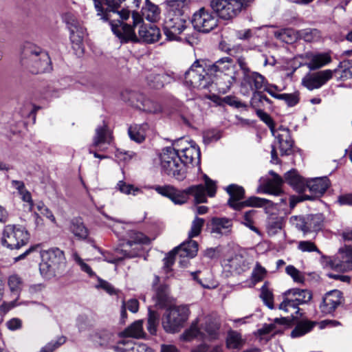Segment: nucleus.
Wrapping results in <instances>:
<instances>
[{"label": "nucleus", "instance_id": "0eeeda50", "mask_svg": "<svg viewBox=\"0 0 352 352\" xmlns=\"http://www.w3.org/2000/svg\"><path fill=\"white\" fill-rule=\"evenodd\" d=\"M160 164L162 170L178 180H183L186 177V170L175 147H166L160 155Z\"/></svg>", "mask_w": 352, "mask_h": 352}, {"label": "nucleus", "instance_id": "37998d69", "mask_svg": "<svg viewBox=\"0 0 352 352\" xmlns=\"http://www.w3.org/2000/svg\"><path fill=\"white\" fill-rule=\"evenodd\" d=\"M283 300L278 306L279 309L283 310L285 312H289L290 308L297 309L296 314H298L300 309L298 308L299 305L296 302H300V300L292 297V295L290 296V294H286V291L283 294Z\"/></svg>", "mask_w": 352, "mask_h": 352}, {"label": "nucleus", "instance_id": "de8ad7c7", "mask_svg": "<svg viewBox=\"0 0 352 352\" xmlns=\"http://www.w3.org/2000/svg\"><path fill=\"white\" fill-rule=\"evenodd\" d=\"M219 324L210 318H206L203 329L205 331L206 336L210 339H215L218 335Z\"/></svg>", "mask_w": 352, "mask_h": 352}, {"label": "nucleus", "instance_id": "3c124183", "mask_svg": "<svg viewBox=\"0 0 352 352\" xmlns=\"http://www.w3.org/2000/svg\"><path fill=\"white\" fill-rule=\"evenodd\" d=\"M186 0H167V13L184 14Z\"/></svg>", "mask_w": 352, "mask_h": 352}, {"label": "nucleus", "instance_id": "7c9ffc66", "mask_svg": "<svg viewBox=\"0 0 352 352\" xmlns=\"http://www.w3.org/2000/svg\"><path fill=\"white\" fill-rule=\"evenodd\" d=\"M285 182L298 191L305 189L306 180L300 177L296 170H291L285 175Z\"/></svg>", "mask_w": 352, "mask_h": 352}, {"label": "nucleus", "instance_id": "ea45409f", "mask_svg": "<svg viewBox=\"0 0 352 352\" xmlns=\"http://www.w3.org/2000/svg\"><path fill=\"white\" fill-rule=\"evenodd\" d=\"M286 294L292 295V297L299 299L300 302H296L298 305L309 302L312 298V294L307 289H300L297 288L290 289L286 291Z\"/></svg>", "mask_w": 352, "mask_h": 352}, {"label": "nucleus", "instance_id": "49530a36", "mask_svg": "<svg viewBox=\"0 0 352 352\" xmlns=\"http://www.w3.org/2000/svg\"><path fill=\"white\" fill-rule=\"evenodd\" d=\"M299 36L306 42H317L321 38V34L317 29L307 28L299 32Z\"/></svg>", "mask_w": 352, "mask_h": 352}, {"label": "nucleus", "instance_id": "dca6fc26", "mask_svg": "<svg viewBox=\"0 0 352 352\" xmlns=\"http://www.w3.org/2000/svg\"><path fill=\"white\" fill-rule=\"evenodd\" d=\"M333 72H336V71L325 69L307 74L302 79V85L310 91L319 89L333 78Z\"/></svg>", "mask_w": 352, "mask_h": 352}, {"label": "nucleus", "instance_id": "f3484780", "mask_svg": "<svg viewBox=\"0 0 352 352\" xmlns=\"http://www.w3.org/2000/svg\"><path fill=\"white\" fill-rule=\"evenodd\" d=\"M271 133L276 139L281 155H289L292 151L294 141L292 140L289 129L280 126Z\"/></svg>", "mask_w": 352, "mask_h": 352}, {"label": "nucleus", "instance_id": "09e8293b", "mask_svg": "<svg viewBox=\"0 0 352 352\" xmlns=\"http://www.w3.org/2000/svg\"><path fill=\"white\" fill-rule=\"evenodd\" d=\"M160 9L154 4H147L143 10V15L150 22H155L160 19Z\"/></svg>", "mask_w": 352, "mask_h": 352}, {"label": "nucleus", "instance_id": "a19ab883", "mask_svg": "<svg viewBox=\"0 0 352 352\" xmlns=\"http://www.w3.org/2000/svg\"><path fill=\"white\" fill-rule=\"evenodd\" d=\"M204 338H206L205 333L198 328L197 321L192 322L190 327L181 336V338L185 341H190L194 338L203 339Z\"/></svg>", "mask_w": 352, "mask_h": 352}, {"label": "nucleus", "instance_id": "393cba45", "mask_svg": "<svg viewBox=\"0 0 352 352\" xmlns=\"http://www.w3.org/2000/svg\"><path fill=\"white\" fill-rule=\"evenodd\" d=\"M329 180L327 177L311 178L306 180L305 188H308L316 195H322L329 188Z\"/></svg>", "mask_w": 352, "mask_h": 352}, {"label": "nucleus", "instance_id": "603ef678", "mask_svg": "<svg viewBox=\"0 0 352 352\" xmlns=\"http://www.w3.org/2000/svg\"><path fill=\"white\" fill-rule=\"evenodd\" d=\"M116 188L125 195H136L141 192L139 188L132 184H126L124 181H119L117 184Z\"/></svg>", "mask_w": 352, "mask_h": 352}, {"label": "nucleus", "instance_id": "4468645a", "mask_svg": "<svg viewBox=\"0 0 352 352\" xmlns=\"http://www.w3.org/2000/svg\"><path fill=\"white\" fill-rule=\"evenodd\" d=\"M192 24L197 31L208 33L217 26L218 18L217 15L202 8L193 14Z\"/></svg>", "mask_w": 352, "mask_h": 352}, {"label": "nucleus", "instance_id": "473e14b6", "mask_svg": "<svg viewBox=\"0 0 352 352\" xmlns=\"http://www.w3.org/2000/svg\"><path fill=\"white\" fill-rule=\"evenodd\" d=\"M92 340L102 346H109L114 340L115 334L107 329H101L92 335Z\"/></svg>", "mask_w": 352, "mask_h": 352}, {"label": "nucleus", "instance_id": "7ed1b4c3", "mask_svg": "<svg viewBox=\"0 0 352 352\" xmlns=\"http://www.w3.org/2000/svg\"><path fill=\"white\" fill-rule=\"evenodd\" d=\"M20 62L22 66L33 74L43 73L51 69V61L48 54L32 43H26L23 47Z\"/></svg>", "mask_w": 352, "mask_h": 352}, {"label": "nucleus", "instance_id": "20e7f679", "mask_svg": "<svg viewBox=\"0 0 352 352\" xmlns=\"http://www.w3.org/2000/svg\"><path fill=\"white\" fill-rule=\"evenodd\" d=\"M237 63L242 73L241 88L243 94H248L250 91L253 93L259 91L267 85V80L264 76L257 72L250 69L246 58L239 56Z\"/></svg>", "mask_w": 352, "mask_h": 352}, {"label": "nucleus", "instance_id": "c03bdc74", "mask_svg": "<svg viewBox=\"0 0 352 352\" xmlns=\"http://www.w3.org/2000/svg\"><path fill=\"white\" fill-rule=\"evenodd\" d=\"M245 343L241 333L235 331L228 332L227 338V346L229 349H241Z\"/></svg>", "mask_w": 352, "mask_h": 352}, {"label": "nucleus", "instance_id": "052dcab7", "mask_svg": "<svg viewBox=\"0 0 352 352\" xmlns=\"http://www.w3.org/2000/svg\"><path fill=\"white\" fill-rule=\"evenodd\" d=\"M66 341L65 337L61 336L57 338L56 340H52L48 342L45 346L42 347L40 352H53L56 349L64 344Z\"/></svg>", "mask_w": 352, "mask_h": 352}, {"label": "nucleus", "instance_id": "e433bc0d", "mask_svg": "<svg viewBox=\"0 0 352 352\" xmlns=\"http://www.w3.org/2000/svg\"><path fill=\"white\" fill-rule=\"evenodd\" d=\"M269 203H270V201L266 199L257 197H250L240 204H234V209L236 210H241L245 207H262Z\"/></svg>", "mask_w": 352, "mask_h": 352}, {"label": "nucleus", "instance_id": "c85d7f7f", "mask_svg": "<svg viewBox=\"0 0 352 352\" xmlns=\"http://www.w3.org/2000/svg\"><path fill=\"white\" fill-rule=\"evenodd\" d=\"M272 178L269 179L265 184V192L274 195H280L283 192L281 186L283 179L273 170L270 171Z\"/></svg>", "mask_w": 352, "mask_h": 352}, {"label": "nucleus", "instance_id": "72a5a7b5", "mask_svg": "<svg viewBox=\"0 0 352 352\" xmlns=\"http://www.w3.org/2000/svg\"><path fill=\"white\" fill-rule=\"evenodd\" d=\"M155 305L160 308L166 307L169 300V289L166 285H160L155 289V295L153 296Z\"/></svg>", "mask_w": 352, "mask_h": 352}, {"label": "nucleus", "instance_id": "2f4dec72", "mask_svg": "<svg viewBox=\"0 0 352 352\" xmlns=\"http://www.w3.org/2000/svg\"><path fill=\"white\" fill-rule=\"evenodd\" d=\"M332 71H336L333 72V76L338 80H344L352 78V60L341 61L338 67Z\"/></svg>", "mask_w": 352, "mask_h": 352}, {"label": "nucleus", "instance_id": "39448f33", "mask_svg": "<svg viewBox=\"0 0 352 352\" xmlns=\"http://www.w3.org/2000/svg\"><path fill=\"white\" fill-rule=\"evenodd\" d=\"M184 79L186 84L194 88H208L212 82L211 74H209L208 61L196 60L185 72Z\"/></svg>", "mask_w": 352, "mask_h": 352}, {"label": "nucleus", "instance_id": "58836bf2", "mask_svg": "<svg viewBox=\"0 0 352 352\" xmlns=\"http://www.w3.org/2000/svg\"><path fill=\"white\" fill-rule=\"evenodd\" d=\"M148 241V238L142 232L131 230L128 233V239L126 243L124 244V247L126 248L127 247L131 248L133 245L146 244Z\"/></svg>", "mask_w": 352, "mask_h": 352}, {"label": "nucleus", "instance_id": "412c9836", "mask_svg": "<svg viewBox=\"0 0 352 352\" xmlns=\"http://www.w3.org/2000/svg\"><path fill=\"white\" fill-rule=\"evenodd\" d=\"M223 265L229 267L232 272L240 274L250 269L248 259L241 254H235L230 258L224 259Z\"/></svg>", "mask_w": 352, "mask_h": 352}, {"label": "nucleus", "instance_id": "6e6d98bb", "mask_svg": "<svg viewBox=\"0 0 352 352\" xmlns=\"http://www.w3.org/2000/svg\"><path fill=\"white\" fill-rule=\"evenodd\" d=\"M278 100H284L289 107H294L299 102V93L280 94V96H278Z\"/></svg>", "mask_w": 352, "mask_h": 352}, {"label": "nucleus", "instance_id": "f03ea898", "mask_svg": "<svg viewBox=\"0 0 352 352\" xmlns=\"http://www.w3.org/2000/svg\"><path fill=\"white\" fill-rule=\"evenodd\" d=\"M206 188L202 184L193 185L181 190L173 186H156L155 191L162 196L169 198L174 204L182 205L187 202L190 195L194 197L195 204L206 203L207 190L209 197H214L216 193V184L207 175H204Z\"/></svg>", "mask_w": 352, "mask_h": 352}, {"label": "nucleus", "instance_id": "a18cd8bd", "mask_svg": "<svg viewBox=\"0 0 352 352\" xmlns=\"http://www.w3.org/2000/svg\"><path fill=\"white\" fill-rule=\"evenodd\" d=\"M260 297L266 306L271 309L274 308V295L267 281L265 282L261 288Z\"/></svg>", "mask_w": 352, "mask_h": 352}, {"label": "nucleus", "instance_id": "cd10ccee", "mask_svg": "<svg viewBox=\"0 0 352 352\" xmlns=\"http://www.w3.org/2000/svg\"><path fill=\"white\" fill-rule=\"evenodd\" d=\"M69 229L75 237L79 240H85L89 235V230L80 218L72 219Z\"/></svg>", "mask_w": 352, "mask_h": 352}, {"label": "nucleus", "instance_id": "b1692460", "mask_svg": "<svg viewBox=\"0 0 352 352\" xmlns=\"http://www.w3.org/2000/svg\"><path fill=\"white\" fill-rule=\"evenodd\" d=\"M140 38L146 43H153L161 37L160 30L154 25H141L138 31Z\"/></svg>", "mask_w": 352, "mask_h": 352}, {"label": "nucleus", "instance_id": "338daca9", "mask_svg": "<svg viewBox=\"0 0 352 352\" xmlns=\"http://www.w3.org/2000/svg\"><path fill=\"white\" fill-rule=\"evenodd\" d=\"M289 221L293 226L306 234V218L302 216H292Z\"/></svg>", "mask_w": 352, "mask_h": 352}, {"label": "nucleus", "instance_id": "13d9d810", "mask_svg": "<svg viewBox=\"0 0 352 352\" xmlns=\"http://www.w3.org/2000/svg\"><path fill=\"white\" fill-rule=\"evenodd\" d=\"M298 249L302 252H316L319 254H321V252L316 247L314 243L310 241H301L298 242Z\"/></svg>", "mask_w": 352, "mask_h": 352}, {"label": "nucleus", "instance_id": "aec40b11", "mask_svg": "<svg viewBox=\"0 0 352 352\" xmlns=\"http://www.w3.org/2000/svg\"><path fill=\"white\" fill-rule=\"evenodd\" d=\"M208 67L209 74H211L212 78L218 76V73L229 76L234 70V61L228 56L219 58L214 63L208 61Z\"/></svg>", "mask_w": 352, "mask_h": 352}, {"label": "nucleus", "instance_id": "c756f323", "mask_svg": "<svg viewBox=\"0 0 352 352\" xmlns=\"http://www.w3.org/2000/svg\"><path fill=\"white\" fill-rule=\"evenodd\" d=\"M111 142V136L106 124L98 126L96 129L91 146L98 147L102 144H109Z\"/></svg>", "mask_w": 352, "mask_h": 352}, {"label": "nucleus", "instance_id": "4d7b16f0", "mask_svg": "<svg viewBox=\"0 0 352 352\" xmlns=\"http://www.w3.org/2000/svg\"><path fill=\"white\" fill-rule=\"evenodd\" d=\"M164 76L161 74H151L147 76L148 84L153 88L159 89L164 85Z\"/></svg>", "mask_w": 352, "mask_h": 352}, {"label": "nucleus", "instance_id": "f257e3e1", "mask_svg": "<svg viewBox=\"0 0 352 352\" xmlns=\"http://www.w3.org/2000/svg\"><path fill=\"white\" fill-rule=\"evenodd\" d=\"M97 15L104 21H109L114 34L122 40L138 41L134 28L143 22L142 16L133 12L131 15L132 25L125 23L130 18V11L122 9L118 11V8L124 0H93Z\"/></svg>", "mask_w": 352, "mask_h": 352}, {"label": "nucleus", "instance_id": "9d476101", "mask_svg": "<svg viewBox=\"0 0 352 352\" xmlns=\"http://www.w3.org/2000/svg\"><path fill=\"white\" fill-rule=\"evenodd\" d=\"M210 5L219 17L228 20L245 8L248 3L245 0H211Z\"/></svg>", "mask_w": 352, "mask_h": 352}, {"label": "nucleus", "instance_id": "a211bd4d", "mask_svg": "<svg viewBox=\"0 0 352 352\" xmlns=\"http://www.w3.org/2000/svg\"><path fill=\"white\" fill-rule=\"evenodd\" d=\"M63 20L70 32V39L73 43L79 44L85 36V29L80 25L76 17L72 13H66Z\"/></svg>", "mask_w": 352, "mask_h": 352}, {"label": "nucleus", "instance_id": "864d4df0", "mask_svg": "<svg viewBox=\"0 0 352 352\" xmlns=\"http://www.w3.org/2000/svg\"><path fill=\"white\" fill-rule=\"evenodd\" d=\"M256 213V210H250L245 212L243 214V220L242 223L254 232L259 233L258 228L254 226V217Z\"/></svg>", "mask_w": 352, "mask_h": 352}, {"label": "nucleus", "instance_id": "f8f14e48", "mask_svg": "<svg viewBox=\"0 0 352 352\" xmlns=\"http://www.w3.org/2000/svg\"><path fill=\"white\" fill-rule=\"evenodd\" d=\"M175 148L184 168L189 165L195 166L200 163V150L199 146L192 142H188L184 140H179L175 144Z\"/></svg>", "mask_w": 352, "mask_h": 352}, {"label": "nucleus", "instance_id": "9b49d317", "mask_svg": "<svg viewBox=\"0 0 352 352\" xmlns=\"http://www.w3.org/2000/svg\"><path fill=\"white\" fill-rule=\"evenodd\" d=\"M188 16L185 14L170 12L166 14L164 34L169 41H177L179 35L186 28Z\"/></svg>", "mask_w": 352, "mask_h": 352}, {"label": "nucleus", "instance_id": "4be33fe9", "mask_svg": "<svg viewBox=\"0 0 352 352\" xmlns=\"http://www.w3.org/2000/svg\"><path fill=\"white\" fill-rule=\"evenodd\" d=\"M232 220L226 217H213L211 219L210 232L216 237L227 236L231 233Z\"/></svg>", "mask_w": 352, "mask_h": 352}, {"label": "nucleus", "instance_id": "f704fd0d", "mask_svg": "<svg viewBox=\"0 0 352 352\" xmlns=\"http://www.w3.org/2000/svg\"><path fill=\"white\" fill-rule=\"evenodd\" d=\"M324 217L321 214H310L306 217V233L317 232L323 226Z\"/></svg>", "mask_w": 352, "mask_h": 352}, {"label": "nucleus", "instance_id": "4c0bfd02", "mask_svg": "<svg viewBox=\"0 0 352 352\" xmlns=\"http://www.w3.org/2000/svg\"><path fill=\"white\" fill-rule=\"evenodd\" d=\"M339 254L341 256L340 268L345 271L352 270V248L345 245L340 249Z\"/></svg>", "mask_w": 352, "mask_h": 352}, {"label": "nucleus", "instance_id": "69168bd1", "mask_svg": "<svg viewBox=\"0 0 352 352\" xmlns=\"http://www.w3.org/2000/svg\"><path fill=\"white\" fill-rule=\"evenodd\" d=\"M8 286L12 292H16L17 294L21 289L22 281L17 275H12L8 278Z\"/></svg>", "mask_w": 352, "mask_h": 352}, {"label": "nucleus", "instance_id": "79ce46f5", "mask_svg": "<svg viewBox=\"0 0 352 352\" xmlns=\"http://www.w3.org/2000/svg\"><path fill=\"white\" fill-rule=\"evenodd\" d=\"M316 322L302 320L297 324L296 327L292 331L291 336L292 338H298L304 336L309 332L315 326Z\"/></svg>", "mask_w": 352, "mask_h": 352}, {"label": "nucleus", "instance_id": "6ab92c4d", "mask_svg": "<svg viewBox=\"0 0 352 352\" xmlns=\"http://www.w3.org/2000/svg\"><path fill=\"white\" fill-rule=\"evenodd\" d=\"M342 298V292L339 290L334 289L327 292L319 306L320 311L324 314L333 313L341 304Z\"/></svg>", "mask_w": 352, "mask_h": 352}, {"label": "nucleus", "instance_id": "5701e85b", "mask_svg": "<svg viewBox=\"0 0 352 352\" xmlns=\"http://www.w3.org/2000/svg\"><path fill=\"white\" fill-rule=\"evenodd\" d=\"M307 63L306 65L310 70L319 69L331 62L329 53H310L306 55Z\"/></svg>", "mask_w": 352, "mask_h": 352}, {"label": "nucleus", "instance_id": "e2e57ef3", "mask_svg": "<svg viewBox=\"0 0 352 352\" xmlns=\"http://www.w3.org/2000/svg\"><path fill=\"white\" fill-rule=\"evenodd\" d=\"M266 102L268 104L271 103V100L262 92L258 91L252 94V97L251 98L250 104L253 108L259 107V103H262L263 102Z\"/></svg>", "mask_w": 352, "mask_h": 352}, {"label": "nucleus", "instance_id": "c9c22d12", "mask_svg": "<svg viewBox=\"0 0 352 352\" xmlns=\"http://www.w3.org/2000/svg\"><path fill=\"white\" fill-rule=\"evenodd\" d=\"M146 124H133L129 127L128 133L131 140L141 143L145 140Z\"/></svg>", "mask_w": 352, "mask_h": 352}, {"label": "nucleus", "instance_id": "a878e982", "mask_svg": "<svg viewBox=\"0 0 352 352\" xmlns=\"http://www.w3.org/2000/svg\"><path fill=\"white\" fill-rule=\"evenodd\" d=\"M121 338H142L145 336L143 329V320H138L119 333Z\"/></svg>", "mask_w": 352, "mask_h": 352}, {"label": "nucleus", "instance_id": "0e129e2a", "mask_svg": "<svg viewBox=\"0 0 352 352\" xmlns=\"http://www.w3.org/2000/svg\"><path fill=\"white\" fill-rule=\"evenodd\" d=\"M266 273V270L257 263L252 272V281L255 283L261 281L265 276Z\"/></svg>", "mask_w": 352, "mask_h": 352}, {"label": "nucleus", "instance_id": "8fccbe9b", "mask_svg": "<svg viewBox=\"0 0 352 352\" xmlns=\"http://www.w3.org/2000/svg\"><path fill=\"white\" fill-rule=\"evenodd\" d=\"M205 220L196 217L192 222L190 230L188 232V238L192 239L199 235L204 225Z\"/></svg>", "mask_w": 352, "mask_h": 352}, {"label": "nucleus", "instance_id": "423d86ee", "mask_svg": "<svg viewBox=\"0 0 352 352\" xmlns=\"http://www.w3.org/2000/svg\"><path fill=\"white\" fill-rule=\"evenodd\" d=\"M41 262L39 270L43 276L50 278L65 266L64 252L58 248L41 251Z\"/></svg>", "mask_w": 352, "mask_h": 352}, {"label": "nucleus", "instance_id": "774afa93", "mask_svg": "<svg viewBox=\"0 0 352 352\" xmlns=\"http://www.w3.org/2000/svg\"><path fill=\"white\" fill-rule=\"evenodd\" d=\"M285 271L293 280L296 283H303L305 278L302 274L293 265H288L286 267Z\"/></svg>", "mask_w": 352, "mask_h": 352}, {"label": "nucleus", "instance_id": "6e6552de", "mask_svg": "<svg viewBox=\"0 0 352 352\" xmlns=\"http://www.w3.org/2000/svg\"><path fill=\"white\" fill-rule=\"evenodd\" d=\"M189 309L186 306L173 307L166 311L162 318V327L166 332L179 331L188 318Z\"/></svg>", "mask_w": 352, "mask_h": 352}, {"label": "nucleus", "instance_id": "5fc2aeb1", "mask_svg": "<svg viewBox=\"0 0 352 352\" xmlns=\"http://www.w3.org/2000/svg\"><path fill=\"white\" fill-rule=\"evenodd\" d=\"M148 331L151 333L154 334L157 330V326L159 323V315L155 311H152L148 309Z\"/></svg>", "mask_w": 352, "mask_h": 352}, {"label": "nucleus", "instance_id": "1a4fd4ad", "mask_svg": "<svg viewBox=\"0 0 352 352\" xmlns=\"http://www.w3.org/2000/svg\"><path fill=\"white\" fill-rule=\"evenodd\" d=\"M29 240L30 234L24 228L15 225L5 226L1 238L3 246L10 250H19L27 245Z\"/></svg>", "mask_w": 352, "mask_h": 352}, {"label": "nucleus", "instance_id": "2eb2a0df", "mask_svg": "<svg viewBox=\"0 0 352 352\" xmlns=\"http://www.w3.org/2000/svg\"><path fill=\"white\" fill-rule=\"evenodd\" d=\"M122 97L124 100H127L132 106L144 111L156 113L162 110L160 104L151 99L144 98L143 96L138 95L135 92L126 91L122 94Z\"/></svg>", "mask_w": 352, "mask_h": 352}, {"label": "nucleus", "instance_id": "bf43d9fd", "mask_svg": "<svg viewBox=\"0 0 352 352\" xmlns=\"http://www.w3.org/2000/svg\"><path fill=\"white\" fill-rule=\"evenodd\" d=\"M66 341L65 337L61 336L57 338L56 340H52L48 342L45 346L42 347L40 352H53L56 349L64 344Z\"/></svg>", "mask_w": 352, "mask_h": 352}, {"label": "nucleus", "instance_id": "bb28decb", "mask_svg": "<svg viewBox=\"0 0 352 352\" xmlns=\"http://www.w3.org/2000/svg\"><path fill=\"white\" fill-rule=\"evenodd\" d=\"M226 190L230 195L228 204L234 209V205L240 204L241 200L243 199L245 195V190L242 186L236 184H230L226 188Z\"/></svg>", "mask_w": 352, "mask_h": 352}, {"label": "nucleus", "instance_id": "680f3d73", "mask_svg": "<svg viewBox=\"0 0 352 352\" xmlns=\"http://www.w3.org/2000/svg\"><path fill=\"white\" fill-rule=\"evenodd\" d=\"M66 341L65 337L61 336L57 338L56 340H52L48 342L45 346L42 347L40 352H53L56 349L64 344Z\"/></svg>", "mask_w": 352, "mask_h": 352}, {"label": "nucleus", "instance_id": "ddd939ff", "mask_svg": "<svg viewBox=\"0 0 352 352\" xmlns=\"http://www.w3.org/2000/svg\"><path fill=\"white\" fill-rule=\"evenodd\" d=\"M198 251V243L195 241L190 240L182 243L170 251L164 258V268L168 272L173 265L176 255L180 257L193 258L197 255Z\"/></svg>", "mask_w": 352, "mask_h": 352}]
</instances>
